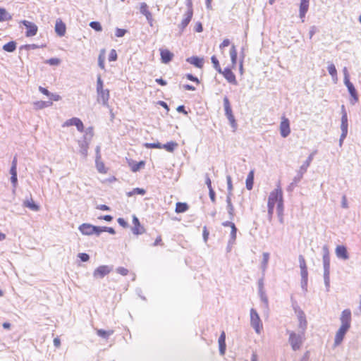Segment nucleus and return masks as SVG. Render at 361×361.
<instances>
[{"label":"nucleus","instance_id":"f257e3e1","mask_svg":"<svg viewBox=\"0 0 361 361\" xmlns=\"http://www.w3.org/2000/svg\"><path fill=\"white\" fill-rule=\"evenodd\" d=\"M323 252V267H324V281L326 290L329 291L330 288V256L327 245L322 247Z\"/></svg>","mask_w":361,"mask_h":361},{"label":"nucleus","instance_id":"f03ea898","mask_svg":"<svg viewBox=\"0 0 361 361\" xmlns=\"http://www.w3.org/2000/svg\"><path fill=\"white\" fill-rule=\"evenodd\" d=\"M301 276V288L304 292L307 291L308 271L305 257L300 255L298 257Z\"/></svg>","mask_w":361,"mask_h":361},{"label":"nucleus","instance_id":"7ed1b4c3","mask_svg":"<svg viewBox=\"0 0 361 361\" xmlns=\"http://www.w3.org/2000/svg\"><path fill=\"white\" fill-rule=\"evenodd\" d=\"M224 107L225 111V116L229 121L231 127L235 130L237 128V123L235 118V116L233 114L232 108L230 104V101L227 96L224 97Z\"/></svg>","mask_w":361,"mask_h":361},{"label":"nucleus","instance_id":"20e7f679","mask_svg":"<svg viewBox=\"0 0 361 361\" xmlns=\"http://www.w3.org/2000/svg\"><path fill=\"white\" fill-rule=\"evenodd\" d=\"M314 153L310 154L305 161L301 165L299 170L298 171L297 175L294 177V183H299L303 175L307 172L308 167L310 166L311 162L313 160Z\"/></svg>","mask_w":361,"mask_h":361},{"label":"nucleus","instance_id":"39448f33","mask_svg":"<svg viewBox=\"0 0 361 361\" xmlns=\"http://www.w3.org/2000/svg\"><path fill=\"white\" fill-rule=\"evenodd\" d=\"M250 325L255 329L256 333L259 334L262 329V323L257 313L254 308L250 310Z\"/></svg>","mask_w":361,"mask_h":361},{"label":"nucleus","instance_id":"423d86ee","mask_svg":"<svg viewBox=\"0 0 361 361\" xmlns=\"http://www.w3.org/2000/svg\"><path fill=\"white\" fill-rule=\"evenodd\" d=\"M344 84L346 86L348 91L352 97V99L350 100V103L353 105L356 102H357L359 97L357 92L354 86V85L350 81V78H344L343 80Z\"/></svg>","mask_w":361,"mask_h":361},{"label":"nucleus","instance_id":"0eeeda50","mask_svg":"<svg viewBox=\"0 0 361 361\" xmlns=\"http://www.w3.org/2000/svg\"><path fill=\"white\" fill-rule=\"evenodd\" d=\"M21 24H23L25 27L26 37H32L37 35L38 27L34 23L26 20H23L21 21Z\"/></svg>","mask_w":361,"mask_h":361},{"label":"nucleus","instance_id":"6e6552de","mask_svg":"<svg viewBox=\"0 0 361 361\" xmlns=\"http://www.w3.org/2000/svg\"><path fill=\"white\" fill-rule=\"evenodd\" d=\"M112 267L108 265H101L94 271L93 276L96 279H102L109 274L112 271Z\"/></svg>","mask_w":361,"mask_h":361},{"label":"nucleus","instance_id":"1a4fd4ad","mask_svg":"<svg viewBox=\"0 0 361 361\" xmlns=\"http://www.w3.org/2000/svg\"><path fill=\"white\" fill-rule=\"evenodd\" d=\"M97 102L102 103L104 106L109 107V90L104 89L97 92Z\"/></svg>","mask_w":361,"mask_h":361},{"label":"nucleus","instance_id":"9d476101","mask_svg":"<svg viewBox=\"0 0 361 361\" xmlns=\"http://www.w3.org/2000/svg\"><path fill=\"white\" fill-rule=\"evenodd\" d=\"M341 134L344 137V135H348V114L344 105L341 106Z\"/></svg>","mask_w":361,"mask_h":361},{"label":"nucleus","instance_id":"9b49d317","mask_svg":"<svg viewBox=\"0 0 361 361\" xmlns=\"http://www.w3.org/2000/svg\"><path fill=\"white\" fill-rule=\"evenodd\" d=\"M281 200H283V192L281 189L279 188L271 192L268 198V203H272L275 205L276 203H279V201Z\"/></svg>","mask_w":361,"mask_h":361},{"label":"nucleus","instance_id":"f8f14e48","mask_svg":"<svg viewBox=\"0 0 361 361\" xmlns=\"http://www.w3.org/2000/svg\"><path fill=\"white\" fill-rule=\"evenodd\" d=\"M288 341L293 350H297L300 348L302 341L300 335L292 331L290 333Z\"/></svg>","mask_w":361,"mask_h":361},{"label":"nucleus","instance_id":"ddd939ff","mask_svg":"<svg viewBox=\"0 0 361 361\" xmlns=\"http://www.w3.org/2000/svg\"><path fill=\"white\" fill-rule=\"evenodd\" d=\"M219 73L222 74L224 78L231 84L237 85V80L235 74L229 67L225 68L224 70L221 69V72Z\"/></svg>","mask_w":361,"mask_h":361},{"label":"nucleus","instance_id":"4468645a","mask_svg":"<svg viewBox=\"0 0 361 361\" xmlns=\"http://www.w3.org/2000/svg\"><path fill=\"white\" fill-rule=\"evenodd\" d=\"M140 12L146 17V19L150 26L153 25V17L152 13L148 9V6L146 3L142 2L140 4Z\"/></svg>","mask_w":361,"mask_h":361},{"label":"nucleus","instance_id":"2eb2a0df","mask_svg":"<svg viewBox=\"0 0 361 361\" xmlns=\"http://www.w3.org/2000/svg\"><path fill=\"white\" fill-rule=\"evenodd\" d=\"M349 329L350 328H348V327L341 325L340 328L338 329V330L337 331V332L336 334V336H335V339H334V343L336 345H338L339 344L341 343V342L343 341V340L345 337V335L346 334V333L349 330Z\"/></svg>","mask_w":361,"mask_h":361},{"label":"nucleus","instance_id":"dca6fc26","mask_svg":"<svg viewBox=\"0 0 361 361\" xmlns=\"http://www.w3.org/2000/svg\"><path fill=\"white\" fill-rule=\"evenodd\" d=\"M341 326L350 328L351 311L349 309L343 310L341 316Z\"/></svg>","mask_w":361,"mask_h":361},{"label":"nucleus","instance_id":"f3484780","mask_svg":"<svg viewBox=\"0 0 361 361\" xmlns=\"http://www.w3.org/2000/svg\"><path fill=\"white\" fill-rule=\"evenodd\" d=\"M133 224L134 225L132 228V232L133 234L140 235L145 232V228L140 224V222L136 216H133Z\"/></svg>","mask_w":361,"mask_h":361},{"label":"nucleus","instance_id":"a211bd4d","mask_svg":"<svg viewBox=\"0 0 361 361\" xmlns=\"http://www.w3.org/2000/svg\"><path fill=\"white\" fill-rule=\"evenodd\" d=\"M281 135L283 137H286L290 133V123L288 118H283L280 124Z\"/></svg>","mask_w":361,"mask_h":361},{"label":"nucleus","instance_id":"6ab92c4d","mask_svg":"<svg viewBox=\"0 0 361 361\" xmlns=\"http://www.w3.org/2000/svg\"><path fill=\"white\" fill-rule=\"evenodd\" d=\"M336 255L338 258L347 260L349 259V255L347 247L344 245H338L336 248Z\"/></svg>","mask_w":361,"mask_h":361},{"label":"nucleus","instance_id":"aec40b11","mask_svg":"<svg viewBox=\"0 0 361 361\" xmlns=\"http://www.w3.org/2000/svg\"><path fill=\"white\" fill-rule=\"evenodd\" d=\"M186 61L198 68H202L204 65V59L197 56L188 57L186 59Z\"/></svg>","mask_w":361,"mask_h":361},{"label":"nucleus","instance_id":"412c9836","mask_svg":"<svg viewBox=\"0 0 361 361\" xmlns=\"http://www.w3.org/2000/svg\"><path fill=\"white\" fill-rule=\"evenodd\" d=\"M192 14L191 11L186 12L184 15V18L182 20L181 23L178 25V28L180 29V34H181L185 27L188 25L191 19L192 18Z\"/></svg>","mask_w":361,"mask_h":361},{"label":"nucleus","instance_id":"4be33fe9","mask_svg":"<svg viewBox=\"0 0 361 361\" xmlns=\"http://www.w3.org/2000/svg\"><path fill=\"white\" fill-rule=\"evenodd\" d=\"M66 24L60 19H58L55 24V32L59 37H63L66 34Z\"/></svg>","mask_w":361,"mask_h":361},{"label":"nucleus","instance_id":"5701e85b","mask_svg":"<svg viewBox=\"0 0 361 361\" xmlns=\"http://www.w3.org/2000/svg\"><path fill=\"white\" fill-rule=\"evenodd\" d=\"M310 0H300L299 16L301 19H303L309 8ZM304 22V20H302Z\"/></svg>","mask_w":361,"mask_h":361},{"label":"nucleus","instance_id":"b1692460","mask_svg":"<svg viewBox=\"0 0 361 361\" xmlns=\"http://www.w3.org/2000/svg\"><path fill=\"white\" fill-rule=\"evenodd\" d=\"M90 142L91 141L85 140L83 138H82V140H78L80 152L84 157H86L87 156V152Z\"/></svg>","mask_w":361,"mask_h":361},{"label":"nucleus","instance_id":"393cba45","mask_svg":"<svg viewBox=\"0 0 361 361\" xmlns=\"http://www.w3.org/2000/svg\"><path fill=\"white\" fill-rule=\"evenodd\" d=\"M161 60L163 63H169L172 61L173 54L168 49H162L160 52Z\"/></svg>","mask_w":361,"mask_h":361},{"label":"nucleus","instance_id":"a878e982","mask_svg":"<svg viewBox=\"0 0 361 361\" xmlns=\"http://www.w3.org/2000/svg\"><path fill=\"white\" fill-rule=\"evenodd\" d=\"M93 228L94 225L84 223L79 226L78 229L83 235H93Z\"/></svg>","mask_w":361,"mask_h":361},{"label":"nucleus","instance_id":"bb28decb","mask_svg":"<svg viewBox=\"0 0 361 361\" xmlns=\"http://www.w3.org/2000/svg\"><path fill=\"white\" fill-rule=\"evenodd\" d=\"M226 202L227 204L226 209L229 216V219L232 220L233 219L235 216V209L231 202V197H226Z\"/></svg>","mask_w":361,"mask_h":361},{"label":"nucleus","instance_id":"cd10ccee","mask_svg":"<svg viewBox=\"0 0 361 361\" xmlns=\"http://www.w3.org/2000/svg\"><path fill=\"white\" fill-rule=\"evenodd\" d=\"M129 165L130 166L132 171L137 172L145 166V162L144 161H132L131 162L129 163Z\"/></svg>","mask_w":361,"mask_h":361},{"label":"nucleus","instance_id":"c85d7f7f","mask_svg":"<svg viewBox=\"0 0 361 361\" xmlns=\"http://www.w3.org/2000/svg\"><path fill=\"white\" fill-rule=\"evenodd\" d=\"M230 56H231L232 68H235L236 66V63H237L238 52H237L235 45H233V44L231 46V49H230Z\"/></svg>","mask_w":361,"mask_h":361},{"label":"nucleus","instance_id":"c756f323","mask_svg":"<svg viewBox=\"0 0 361 361\" xmlns=\"http://www.w3.org/2000/svg\"><path fill=\"white\" fill-rule=\"evenodd\" d=\"M23 204L25 207L29 208L32 211L37 212L39 210V206L36 204L32 198L30 200H25Z\"/></svg>","mask_w":361,"mask_h":361},{"label":"nucleus","instance_id":"7c9ffc66","mask_svg":"<svg viewBox=\"0 0 361 361\" xmlns=\"http://www.w3.org/2000/svg\"><path fill=\"white\" fill-rule=\"evenodd\" d=\"M246 188L249 190H252L254 184V171H250L247 176L246 181Z\"/></svg>","mask_w":361,"mask_h":361},{"label":"nucleus","instance_id":"2f4dec72","mask_svg":"<svg viewBox=\"0 0 361 361\" xmlns=\"http://www.w3.org/2000/svg\"><path fill=\"white\" fill-rule=\"evenodd\" d=\"M114 333V331L111 329L108 331L102 329H97V336L104 339H108Z\"/></svg>","mask_w":361,"mask_h":361},{"label":"nucleus","instance_id":"473e14b6","mask_svg":"<svg viewBox=\"0 0 361 361\" xmlns=\"http://www.w3.org/2000/svg\"><path fill=\"white\" fill-rule=\"evenodd\" d=\"M17 47V43L15 41H10L3 46V49L6 52H13Z\"/></svg>","mask_w":361,"mask_h":361},{"label":"nucleus","instance_id":"72a5a7b5","mask_svg":"<svg viewBox=\"0 0 361 361\" xmlns=\"http://www.w3.org/2000/svg\"><path fill=\"white\" fill-rule=\"evenodd\" d=\"M189 208V206L185 202H177L176 205L175 212L178 214L185 212Z\"/></svg>","mask_w":361,"mask_h":361},{"label":"nucleus","instance_id":"f704fd0d","mask_svg":"<svg viewBox=\"0 0 361 361\" xmlns=\"http://www.w3.org/2000/svg\"><path fill=\"white\" fill-rule=\"evenodd\" d=\"M12 19L11 15L4 8L0 7V22L10 20Z\"/></svg>","mask_w":361,"mask_h":361},{"label":"nucleus","instance_id":"c9c22d12","mask_svg":"<svg viewBox=\"0 0 361 361\" xmlns=\"http://www.w3.org/2000/svg\"><path fill=\"white\" fill-rule=\"evenodd\" d=\"M178 145V144L176 142L171 141L168 142L164 145H162V148L166 149L169 152H172L174 151L176 147Z\"/></svg>","mask_w":361,"mask_h":361},{"label":"nucleus","instance_id":"e433bc0d","mask_svg":"<svg viewBox=\"0 0 361 361\" xmlns=\"http://www.w3.org/2000/svg\"><path fill=\"white\" fill-rule=\"evenodd\" d=\"M94 136V130L92 127H89L85 130V135L82 138L91 141Z\"/></svg>","mask_w":361,"mask_h":361},{"label":"nucleus","instance_id":"4c0bfd02","mask_svg":"<svg viewBox=\"0 0 361 361\" xmlns=\"http://www.w3.org/2000/svg\"><path fill=\"white\" fill-rule=\"evenodd\" d=\"M95 164L97 171L101 173H106V169L104 166V164L100 159H95Z\"/></svg>","mask_w":361,"mask_h":361},{"label":"nucleus","instance_id":"58836bf2","mask_svg":"<svg viewBox=\"0 0 361 361\" xmlns=\"http://www.w3.org/2000/svg\"><path fill=\"white\" fill-rule=\"evenodd\" d=\"M226 182H227V195L226 197H232L233 195V184L231 176H226Z\"/></svg>","mask_w":361,"mask_h":361},{"label":"nucleus","instance_id":"ea45409f","mask_svg":"<svg viewBox=\"0 0 361 361\" xmlns=\"http://www.w3.org/2000/svg\"><path fill=\"white\" fill-rule=\"evenodd\" d=\"M211 61L213 64L214 69L219 73L221 72V68L219 64V61L215 55L211 57Z\"/></svg>","mask_w":361,"mask_h":361},{"label":"nucleus","instance_id":"a19ab883","mask_svg":"<svg viewBox=\"0 0 361 361\" xmlns=\"http://www.w3.org/2000/svg\"><path fill=\"white\" fill-rule=\"evenodd\" d=\"M90 27L97 32H101L102 30V26L98 21H92L89 24Z\"/></svg>","mask_w":361,"mask_h":361},{"label":"nucleus","instance_id":"79ce46f5","mask_svg":"<svg viewBox=\"0 0 361 361\" xmlns=\"http://www.w3.org/2000/svg\"><path fill=\"white\" fill-rule=\"evenodd\" d=\"M237 231H238V229L236 227H234V228H233V229H231V233H230V238L228 240L229 245H233L235 243V239H236Z\"/></svg>","mask_w":361,"mask_h":361},{"label":"nucleus","instance_id":"37998d69","mask_svg":"<svg viewBox=\"0 0 361 361\" xmlns=\"http://www.w3.org/2000/svg\"><path fill=\"white\" fill-rule=\"evenodd\" d=\"M269 259V254L268 252H264L263 253V259L262 261V269L263 271H265V269L267 267V264Z\"/></svg>","mask_w":361,"mask_h":361},{"label":"nucleus","instance_id":"c03bdc74","mask_svg":"<svg viewBox=\"0 0 361 361\" xmlns=\"http://www.w3.org/2000/svg\"><path fill=\"white\" fill-rule=\"evenodd\" d=\"M35 105L39 109H44V108L51 106L52 102L51 101H40V102H37L35 104Z\"/></svg>","mask_w":361,"mask_h":361},{"label":"nucleus","instance_id":"a18cd8bd","mask_svg":"<svg viewBox=\"0 0 361 361\" xmlns=\"http://www.w3.org/2000/svg\"><path fill=\"white\" fill-rule=\"evenodd\" d=\"M145 147L147 149H162V144L159 142L153 143H145Z\"/></svg>","mask_w":361,"mask_h":361},{"label":"nucleus","instance_id":"49530a36","mask_svg":"<svg viewBox=\"0 0 361 361\" xmlns=\"http://www.w3.org/2000/svg\"><path fill=\"white\" fill-rule=\"evenodd\" d=\"M327 70L329 75H331L333 78L337 77V71L334 64H329L327 67Z\"/></svg>","mask_w":361,"mask_h":361},{"label":"nucleus","instance_id":"de8ad7c7","mask_svg":"<svg viewBox=\"0 0 361 361\" xmlns=\"http://www.w3.org/2000/svg\"><path fill=\"white\" fill-rule=\"evenodd\" d=\"M61 63V60L58 58H51L45 61V63L50 66H59Z\"/></svg>","mask_w":361,"mask_h":361},{"label":"nucleus","instance_id":"09e8293b","mask_svg":"<svg viewBox=\"0 0 361 361\" xmlns=\"http://www.w3.org/2000/svg\"><path fill=\"white\" fill-rule=\"evenodd\" d=\"M39 47H40V46H39L37 44H30L22 45L21 47H20L19 49L20 50H23V49L30 50V49H38Z\"/></svg>","mask_w":361,"mask_h":361},{"label":"nucleus","instance_id":"8fccbe9b","mask_svg":"<svg viewBox=\"0 0 361 361\" xmlns=\"http://www.w3.org/2000/svg\"><path fill=\"white\" fill-rule=\"evenodd\" d=\"M128 32V30L126 29L122 28H116L115 32V35L117 37H123L126 33Z\"/></svg>","mask_w":361,"mask_h":361},{"label":"nucleus","instance_id":"3c124183","mask_svg":"<svg viewBox=\"0 0 361 361\" xmlns=\"http://www.w3.org/2000/svg\"><path fill=\"white\" fill-rule=\"evenodd\" d=\"M104 60H105L104 56L103 55L102 53H101L98 57V66L102 69L105 68Z\"/></svg>","mask_w":361,"mask_h":361},{"label":"nucleus","instance_id":"603ef678","mask_svg":"<svg viewBox=\"0 0 361 361\" xmlns=\"http://www.w3.org/2000/svg\"><path fill=\"white\" fill-rule=\"evenodd\" d=\"M118 55L115 49H111L109 55V61H115L117 60Z\"/></svg>","mask_w":361,"mask_h":361},{"label":"nucleus","instance_id":"864d4df0","mask_svg":"<svg viewBox=\"0 0 361 361\" xmlns=\"http://www.w3.org/2000/svg\"><path fill=\"white\" fill-rule=\"evenodd\" d=\"M277 212L279 216L283 215V200L281 201H279V203H277Z\"/></svg>","mask_w":361,"mask_h":361},{"label":"nucleus","instance_id":"5fc2aeb1","mask_svg":"<svg viewBox=\"0 0 361 361\" xmlns=\"http://www.w3.org/2000/svg\"><path fill=\"white\" fill-rule=\"evenodd\" d=\"M92 229L93 234H95L97 236H99L102 232H104L103 226H94Z\"/></svg>","mask_w":361,"mask_h":361},{"label":"nucleus","instance_id":"6e6d98bb","mask_svg":"<svg viewBox=\"0 0 361 361\" xmlns=\"http://www.w3.org/2000/svg\"><path fill=\"white\" fill-rule=\"evenodd\" d=\"M185 78L190 81L196 82L197 84H199L200 82L197 77L193 75L192 73L185 74Z\"/></svg>","mask_w":361,"mask_h":361},{"label":"nucleus","instance_id":"4d7b16f0","mask_svg":"<svg viewBox=\"0 0 361 361\" xmlns=\"http://www.w3.org/2000/svg\"><path fill=\"white\" fill-rule=\"evenodd\" d=\"M104 90L103 88V80H102V78L100 75L97 76V92H99V90Z\"/></svg>","mask_w":361,"mask_h":361},{"label":"nucleus","instance_id":"13d9d810","mask_svg":"<svg viewBox=\"0 0 361 361\" xmlns=\"http://www.w3.org/2000/svg\"><path fill=\"white\" fill-rule=\"evenodd\" d=\"M78 257L83 262H86L90 259V255L85 252L79 253Z\"/></svg>","mask_w":361,"mask_h":361},{"label":"nucleus","instance_id":"bf43d9fd","mask_svg":"<svg viewBox=\"0 0 361 361\" xmlns=\"http://www.w3.org/2000/svg\"><path fill=\"white\" fill-rule=\"evenodd\" d=\"M261 300L265 304L266 307L268 306V298L263 290L262 292H259Z\"/></svg>","mask_w":361,"mask_h":361},{"label":"nucleus","instance_id":"052dcab7","mask_svg":"<svg viewBox=\"0 0 361 361\" xmlns=\"http://www.w3.org/2000/svg\"><path fill=\"white\" fill-rule=\"evenodd\" d=\"M116 272L122 276H126L128 274V270L124 267H119L116 269Z\"/></svg>","mask_w":361,"mask_h":361},{"label":"nucleus","instance_id":"680f3d73","mask_svg":"<svg viewBox=\"0 0 361 361\" xmlns=\"http://www.w3.org/2000/svg\"><path fill=\"white\" fill-rule=\"evenodd\" d=\"M275 205L272 203H267V207H268V215L269 218L272 217V215L274 214V209Z\"/></svg>","mask_w":361,"mask_h":361},{"label":"nucleus","instance_id":"e2e57ef3","mask_svg":"<svg viewBox=\"0 0 361 361\" xmlns=\"http://www.w3.org/2000/svg\"><path fill=\"white\" fill-rule=\"evenodd\" d=\"M209 196L211 201L214 203L216 202V193L213 188L209 189Z\"/></svg>","mask_w":361,"mask_h":361},{"label":"nucleus","instance_id":"0e129e2a","mask_svg":"<svg viewBox=\"0 0 361 361\" xmlns=\"http://www.w3.org/2000/svg\"><path fill=\"white\" fill-rule=\"evenodd\" d=\"M318 31L317 27L315 25H312L310 27L309 37L312 39L314 35Z\"/></svg>","mask_w":361,"mask_h":361},{"label":"nucleus","instance_id":"69168bd1","mask_svg":"<svg viewBox=\"0 0 361 361\" xmlns=\"http://www.w3.org/2000/svg\"><path fill=\"white\" fill-rule=\"evenodd\" d=\"M75 127H76L77 130L80 133H82L85 130V127H84L83 123L82 122V121L80 119H79V121H78Z\"/></svg>","mask_w":361,"mask_h":361},{"label":"nucleus","instance_id":"338daca9","mask_svg":"<svg viewBox=\"0 0 361 361\" xmlns=\"http://www.w3.org/2000/svg\"><path fill=\"white\" fill-rule=\"evenodd\" d=\"M117 221L121 226L123 228L128 227V223L123 218H118Z\"/></svg>","mask_w":361,"mask_h":361},{"label":"nucleus","instance_id":"774afa93","mask_svg":"<svg viewBox=\"0 0 361 361\" xmlns=\"http://www.w3.org/2000/svg\"><path fill=\"white\" fill-rule=\"evenodd\" d=\"M194 30L197 32H202L203 31L202 24L200 22H197L195 25Z\"/></svg>","mask_w":361,"mask_h":361}]
</instances>
